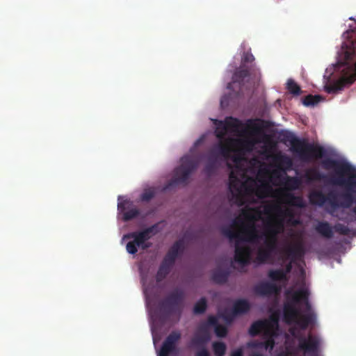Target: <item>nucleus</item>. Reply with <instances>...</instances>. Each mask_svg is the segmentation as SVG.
Returning a JSON list of instances; mask_svg holds the SVG:
<instances>
[{
  "instance_id": "nucleus-57",
  "label": "nucleus",
  "mask_w": 356,
  "mask_h": 356,
  "mask_svg": "<svg viewBox=\"0 0 356 356\" xmlns=\"http://www.w3.org/2000/svg\"><path fill=\"white\" fill-rule=\"evenodd\" d=\"M249 356H263V355L259 353H255L250 355Z\"/></svg>"
},
{
  "instance_id": "nucleus-32",
  "label": "nucleus",
  "mask_w": 356,
  "mask_h": 356,
  "mask_svg": "<svg viewBox=\"0 0 356 356\" xmlns=\"http://www.w3.org/2000/svg\"><path fill=\"white\" fill-rule=\"evenodd\" d=\"M271 254L270 251L261 247L258 249L256 260L259 264H265L271 257Z\"/></svg>"
},
{
  "instance_id": "nucleus-48",
  "label": "nucleus",
  "mask_w": 356,
  "mask_h": 356,
  "mask_svg": "<svg viewBox=\"0 0 356 356\" xmlns=\"http://www.w3.org/2000/svg\"><path fill=\"white\" fill-rule=\"evenodd\" d=\"M268 337H269L264 343H262L261 345L264 346L266 349L272 350L275 346V341L271 337V334Z\"/></svg>"
},
{
  "instance_id": "nucleus-6",
  "label": "nucleus",
  "mask_w": 356,
  "mask_h": 356,
  "mask_svg": "<svg viewBox=\"0 0 356 356\" xmlns=\"http://www.w3.org/2000/svg\"><path fill=\"white\" fill-rule=\"evenodd\" d=\"M254 57L250 52H244L242 56L241 65L237 68L232 76L233 83H238L240 86L244 84L250 78L258 79L260 76L259 70L253 63Z\"/></svg>"
},
{
  "instance_id": "nucleus-24",
  "label": "nucleus",
  "mask_w": 356,
  "mask_h": 356,
  "mask_svg": "<svg viewBox=\"0 0 356 356\" xmlns=\"http://www.w3.org/2000/svg\"><path fill=\"white\" fill-rule=\"evenodd\" d=\"M197 161L191 156H185L181 158V169H185L192 173L197 168Z\"/></svg>"
},
{
  "instance_id": "nucleus-19",
  "label": "nucleus",
  "mask_w": 356,
  "mask_h": 356,
  "mask_svg": "<svg viewBox=\"0 0 356 356\" xmlns=\"http://www.w3.org/2000/svg\"><path fill=\"white\" fill-rule=\"evenodd\" d=\"M232 309L237 316L248 313L250 309V305L247 300L238 299L234 302Z\"/></svg>"
},
{
  "instance_id": "nucleus-35",
  "label": "nucleus",
  "mask_w": 356,
  "mask_h": 356,
  "mask_svg": "<svg viewBox=\"0 0 356 356\" xmlns=\"http://www.w3.org/2000/svg\"><path fill=\"white\" fill-rule=\"evenodd\" d=\"M207 308V302L205 298H201L195 305L193 313L195 314H202Z\"/></svg>"
},
{
  "instance_id": "nucleus-15",
  "label": "nucleus",
  "mask_w": 356,
  "mask_h": 356,
  "mask_svg": "<svg viewBox=\"0 0 356 356\" xmlns=\"http://www.w3.org/2000/svg\"><path fill=\"white\" fill-rule=\"evenodd\" d=\"M282 201L289 206L298 208H304L305 203L301 196L295 195L292 193L285 192L282 193Z\"/></svg>"
},
{
  "instance_id": "nucleus-59",
  "label": "nucleus",
  "mask_w": 356,
  "mask_h": 356,
  "mask_svg": "<svg viewBox=\"0 0 356 356\" xmlns=\"http://www.w3.org/2000/svg\"><path fill=\"white\" fill-rule=\"evenodd\" d=\"M276 356H289L286 353H281L277 355Z\"/></svg>"
},
{
  "instance_id": "nucleus-43",
  "label": "nucleus",
  "mask_w": 356,
  "mask_h": 356,
  "mask_svg": "<svg viewBox=\"0 0 356 356\" xmlns=\"http://www.w3.org/2000/svg\"><path fill=\"white\" fill-rule=\"evenodd\" d=\"M272 190V188L268 184H263L257 190V195L259 197L267 196V193Z\"/></svg>"
},
{
  "instance_id": "nucleus-23",
  "label": "nucleus",
  "mask_w": 356,
  "mask_h": 356,
  "mask_svg": "<svg viewBox=\"0 0 356 356\" xmlns=\"http://www.w3.org/2000/svg\"><path fill=\"white\" fill-rule=\"evenodd\" d=\"M286 191H294L301 185V180L297 177H291L286 175L284 177V181L282 183Z\"/></svg>"
},
{
  "instance_id": "nucleus-22",
  "label": "nucleus",
  "mask_w": 356,
  "mask_h": 356,
  "mask_svg": "<svg viewBox=\"0 0 356 356\" xmlns=\"http://www.w3.org/2000/svg\"><path fill=\"white\" fill-rule=\"evenodd\" d=\"M191 172L185 169H181L179 166L175 170V176L172 179L173 184H183L186 183L189 178Z\"/></svg>"
},
{
  "instance_id": "nucleus-61",
  "label": "nucleus",
  "mask_w": 356,
  "mask_h": 356,
  "mask_svg": "<svg viewBox=\"0 0 356 356\" xmlns=\"http://www.w3.org/2000/svg\"><path fill=\"white\" fill-rule=\"evenodd\" d=\"M350 19H351V20H355V21H356V17H355V18H354V17H350Z\"/></svg>"
},
{
  "instance_id": "nucleus-54",
  "label": "nucleus",
  "mask_w": 356,
  "mask_h": 356,
  "mask_svg": "<svg viewBox=\"0 0 356 356\" xmlns=\"http://www.w3.org/2000/svg\"><path fill=\"white\" fill-rule=\"evenodd\" d=\"M291 270H292V262L290 261L286 264L284 269H283L285 276H287L288 274L291 271Z\"/></svg>"
},
{
  "instance_id": "nucleus-10",
  "label": "nucleus",
  "mask_w": 356,
  "mask_h": 356,
  "mask_svg": "<svg viewBox=\"0 0 356 356\" xmlns=\"http://www.w3.org/2000/svg\"><path fill=\"white\" fill-rule=\"evenodd\" d=\"M272 323L275 324L276 326L278 325V319L277 317L272 316L270 321L267 320L256 321L250 325L248 330L249 334L252 337H256L263 332L266 336H268L270 334V330L273 327Z\"/></svg>"
},
{
  "instance_id": "nucleus-37",
  "label": "nucleus",
  "mask_w": 356,
  "mask_h": 356,
  "mask_svg": "<svg viewBox=\"0 0 356 356\" xmlns=\"http://www.w3.org/2000/svg\"><path fill=\"white\" fill-rule=\"evenodd\" d=\"M213 353L216 356H224L226 353V345L221 341H216L212 344Z\"/></svg>"
},
{
  "instance_id": "nucleus-18",
  "label": "nucleus",
  "mask_w": 356,
  "mask_h": 356,
  "mask_svg": "<svg viewBox=\"0 0 356 356\" xmlns=\"http://www.w3.org/2000/svg\"><path fill=\"white\" fill-rule=\"evenodd\" d=\"M284 230L283 219H280L275 222H268L265 225V232L269 235L277 236L278 234Z\"/></svg>"
},
{
  "instance_id": "nucleus-53",
  "label": "nucleus",
  "mask_w": 356,
  "mask_h": 356,
  "mask_svg": "<svg viewBox=\"0 0 356 356\" xmlns=\"http://www.w3.org/2000/svg\"><path fill=\"white\" fill-rule=\"evenodd\" d=\"M195 356H210V354L205 348H203L195 353Z\"/></svg>"
},
{
  "instance_id": "nucleus-8",
  "label": "nucleus",
  "mask_w": 356,
  "mask_h": 356,
  "mask_svg": "<svg viewBox=\"0 0 356 356\" xmlns=\"http://www.w3.org/2000/svg\"><path fill=\"white\" fill-rule=\"evenodd\" d=\"M184 298V293L181 289L174 290L159 303L161 310L167 315L179 311Z\"/></svg>"
},
{
  "instance_id": "nucleus-31",
  "label": "nucleus",
  "mask_w": 356,
  "mask_h": 356,
  "mask_svg": "<svg viewBox=\"0 0 356 356\" xmlns=\"http://www.w3.org/2000/svg\"><path fill=\"white\" fill-rule=\"evenodd\" d=\"M264 235L265 236V247L264 248H266L273 252L277 247V236L274 235H269V234L266 232L264 233Z\"/></svg>"
},
{
  "instance_id": "nucleus-55",
  "label": "nucleus",
  "mask_w": 356,
  "mask_h": 356,
  "mask_svg": "<svg viewBox=\"0 0 356 356\" xmlns=\"http://www.w3.org/2000/svg\"><path fill=\"white\" fill-rule=\"evenodd\" d=\"M220 104H221V106L224 107L225 106H227L228 104V102H227V96H223L221 99H220Z\"/></svg>"
},
{
  "instance_id": "nucleus-58",
  "label": "nucleus",
  "mask_w": 356,
  "mask_h": 356,
  "mask_svg": "<svg viewBox=\"0 0 356 356\" xmlns=\"http://www.w3.org/2000/svg\"><path fill=\"white\" fill-rule=\"evenodd\" d=\"M272 209H273V207L268 206L266 207L265 210L266 212H270Z\"/></svg>"
},
{
  "instance_id": "nucleus-36",
  "label": "nucleus",
  "mask_w": 356,
  "mask_h": 356,
  "mask_svg": "<svg viewBox=\"0 0 356 356\" xmlns=\"http://www.w3.org/2000/svg\"><path fill=\"white\" fill-rule=\"evenodd\" d=\"M171 270L163 264H160L156 275V280L157 282H162L170 273Z\"/></svg>"
},
{
  "instance_id": "nucleus-28",
  "label": "nucleus",
  "mask_w": 356,
  "mask_h": 356,
  "mask_svg": "<svg viewBox=\"0 0 356 356\" xmlns=\"http://www.w3.org/2000/svg\"><path fill=\"white\" fill-rule=\"evenodd\" d=\"M274 161L280 167H284L285 169H290L293 165L291 159L285 154H277L275 156Z\"/></svg>"
},
{
  "instance_id": "nucleus-45",
  "label": "nucleus",
  "mask_w": 356,
  "mask_h": 356,
  "mask_svg": "<svg viewBox=\"0 0 356 356\" xmlns=\"http://www.w3.org/2000/svg\"><path fill=\"white\" fill-rule=\"evenodd\" d=\"M215 333L218 337H225L227 334V329L225 326L218 324L214 327Z\"/></svg>"
},
{
  "instance_id": "nucleus-46",
  "label": "nucleus",
  "mask_w": 356,
  "mask_h": 356,
  "mask_svg": "<svg viewBox=\"0 0 356 356\" xmlns=\"http://www.w3.org/2000/svg\"><path fill=\"white\" fill-rule=\"evenodd\" d=\"M218 156L219 155L217 154L216 150L212 149L208 154L207 161L208 162H211L214 164H217L218 161Z\"/></svg>"
},
{
  "instance_id": "nucleus-60",
  "label": "nucleus",
  "mask_w": 356,
  "mask_h": 356,
  "mask_svg": "<svg viewBox=\"0 0 356 356\" xmlns=\"http://www.w3.org/2000/svg\"><path fill=\"white\" fill-rule=\"evenodd\" d=\"M231 86H232V83H229L228 84L227 88H231Z\"/></svg>"
},
{
  "instance_id": "nucleus-9",
  "label": "nucleus",
  "mask_w": 356,
  "mask_h": 356,
  "mask_svg": "<svg viewBox=\"0 0 356 356\" xmlns=\"http://www.w3.org/2000/svg\"><path fill=\"white\" fill-rule=\"evenodd\" d=\"M181 334L179 331H172L164 340L158 353V356H169L170 354L177 355V345L181 339Z\"/></svg>"
},
{
  "instance_id": "nucleus-13",
  "label": "nucleus",
  "mask_w": 356,
  "mask_h": 356,
  "mask_svg": "<svg viewBox=\"0 0 356 356\" xmlns=\"http://www.w3.org/2000/svg\"><path fill=\"white\" fill-rule=\"evenodd\" d=\"M220 125L222 126V130L217 131L216 136L218 138H222L224 137L227 130H231L234 132L238 131L242 127L243 124L238 118L227 117L223 122H220Z\"/></svg>"
},
{
  "instance_id": "nucleus-27",
  "label": "nucleus",
  "mask_w": 356,
  "mask_h": 356,
  "mask_svg": "<svg viewBox=\"0 0 356 356\" xmlns=\"http://www.w3.org/2000/svg\"><path fill=\"white\" fill-rule=\"evenodd\" d=\"M268 277L274 282H286L288 277L285 276L283 268L270 270L268 272Z\"/></svg>"
},
{
  "instance_id": "nucleus-51",
  "label": "nucleus",
  "mask_w": 356,
  "mask_h": 356,
  "mask_svg": "<svg viewBox=\"0 0 356 356\" xmlns=\"http://www.w3.org/2000/svg\"><path fill=\"white\" fill-rule=\"evenodd\" d=\"M207 324L215 327L218 324V318L214 316H209L207 319Z\"/></svg>"
},
{
  "instance_id": "nucleus-11",
  "label": "nucleus",
  "mask_w": 356,
  "mask_h": 356,
  "mask_svg": "<svg viewBox=\"0 0 356 356\" xmlns=\"http://www.w3.org/2000/svg\"><path fill=\"white\" fill-rule=\"evenodd\" d=\"M298 348L303 350L305 353H309L317 356L319 340L312 334H309L307 338L300 337L298 338Z\"/></svg>"
},
{
  "instance_id": "nucleus-52",
  "label": "nucleus",
  "mask_w": 356,
  "mask_h": 356,
  "mask_svg": "<svg viewBox=\"0 0 356 356\" xmlns=\"http://www.w3.org/2000/svg\"><path fill=\"white\" fill-rule=\"evenodd\" d=\"M229 356H243V348H238L231 352Z\"/></svg>"
},
{
  "instance_id": "nucleus-50",
  "label": "nucleus",
  "mask_w": 356,
  "mask_h": 356,
  "mask_svg": "<svg viewBox=\"0 0 356 356\" xmlns=\"http://www.w3.org/2000/svg\"><path fill=\"white\" fill-rule=\"evenodd\" d=\"M207 341V339H204L202 337H195L191 340V343L193 346H200L203 345Z\"/></svg>"
},
{
  "instance_id": "nucleus-2",
  "label": "nucleus",
  "mask_w": 356,
  "mask_h": 356,
  "mask_svg": "<svg viewBox=\"0 0 356 356\" xmlns=\"http://www.w3.org/2000/svg\"><path fill=\"white\" fill-rule=\"evenodd\" d=\"M286 302L283 307V317L287 324L296 323L302 330H306L309 325L314 324L316 316L313 312L302 314L296 305L304 303L306 309L310 312L312 306L309 302V292L307 289H300L295 291H287Z\"/></svg>"
},
{
  "instance_id": "nucleus-39",
  "label": "nucleus",
  "mask_w": 356,
  "mask_h": 356,
  "mask_svg": "<svg viewBox=\"0 0 356 356\" xmlns=\"http://www.w3.org/2000/svg\"><path fill=\"white\" fill-rule=\"evenodd\" d=\"M275 209H276L277 211H278V214L282 218H288L289 222H291V220L293 219L294 212L291 209L287 208L284 210H282L278 206L275 207Z\"/></svg>"
},
{
  "instance_id": "nucleus-25",
  "label": "nucleus",
  "mask_w": 356,
  "mask_h": 356,
  "mask_svg": "<svg viewBox=\"0 0 356 356\" xmlns=\"http://www.w3.org/2000/svg\"><path fill=\"white\" fill-rule=\"evenodd\" d=\"M229 275L228 270L217 268L213 271L211 279L216 283L223 284L227 281Z\"/></svg>"
},
{
  "instance_id": "nucleus-21",
  "label": "nucleus",
  "mask_w": 356,
  "mask_h": 356,
  "mask_svg": "<svg viewBox=\"0 0 356 356\" xmlns=\"http://www.w3.org/2000/svg\"><path fill=\"white\" fill-rule=\"evenodd\" d=\"M184 243L182 240H178L175 241L173 245L170 247L166 255L174 259H177L180 254L184 252Z\"/></svg>"
},
{
  "instance_id": "nucleus-1",
  "label": "nucleus",
  "mask_w": 356,
  "mask_h": 356,
  "mask_svg": "<svg viewBox=\"0 0 356 356\" xmlns=\"http://www.w3.org/2000/svg\"><path fill=\"white\" fill-rule=\"evenodd\" d=\"M322 165L325 170L332 169L334 171L330 176L328 181L346 189V192L341 194L343 202L339 204L336 195L332 193L326 196L321 191H312L308 196L310 203L321 207L327 201L333 208H350L355 203L353 212L356 216V168L348 162L331 158L324 159Z\"/></svg>"
},
{
  "instance_id": "nucleus-56",
  "label": "nucleus",
  "mask_w": 356,
  "mask_h": 356,
  "mask_svg": "<svg viewBox=\"0 0 356 356\" xmlns=\"http://www.w3.org/2000/svg\"><path fill=\"white\" fill-rule=\"evenodd\" d=\"M272 175L274 177H279V172L277 170H273L272 172Z\"/></svg>"
},
{
  "instance_id": "nucleus-3",
  "label": "nucleus",
  "mask_w": 356,
  "mask_h": 356,
  "mask_svg": "<svg viewBox=\"0 0 356 356\" xmlns=\"http://www.w3.org/2000/svg\"><path fill=\"white\" fill-rule=\"evenodd\" d=\"M343 35H347L350 38L343 42L340 53V59L343 65H351L354 67V72L352 75L343 77L332 84L325 85L324 90L329 94H334L342 90L346 86H349L356 81V26H350Z\"/></svg>"
},
{
  "instance_id": "nucleus-16",
  "label": "nucleus",
  "mask_w": 356,
  "mask_h": 356,
  "mask_svg": "<svg viewBox=\"0 0 356 356\" xmlns=\"http://www.w3.org/2000/svg\"><path fill=\"white\" fill-rule=\"evenodd\" d=\"M278 291L276 284L269 282L261 283L254 287V292L261 296H270L277 293Z\"/></svg>"
},
{
  "instance_id": "nucleus-34",
  "label": "nucleus",
  "mask_w": 356,
  "mask_h": 356,
  "mask_svg": "<svg viewBox=\"0 0 356 356\" xmlns=\"http://www.w3.org/2000/svg\"><path fill=\"white\" fill-rule=\"evenodd\" d=\"M323 97L319 95H309L303 99V104L306 106H315L321 101L323 100Z\"/></svg>"
},
{
  "instance_id": "nucleus-44",
  "label": "nucleus",
  "mask_w": 356,
  "mask_h": 356,
  "mask_svg": "<svg viewBox=\"0 0 356 356\" xmlns=\"http://www.w3.org/2000/svg\"><path fill=\"white\" fill-rule=\"evenodd\" d=\"M238 143L242 149H243L246 152H250L252 149V148L255 144V142H254L252 140H239Z\"/></svg>"
},
{
  "instance_id": "nucleus-47",
  "label": "nucleus",
  "mask_w": 356,
  "mask_h": 356,
  "mask_svg": "<svg viewBox=\"0 0 356 356\" xmlns=\"http://www.w3.org/2000/svg\"><path fill=\"white\" fill-rule=\"evenodd\" d=\"M175 261H176L175 259H174L171 257H169L168 256H167L165 254V256L164 257V258L162 260L161 264L165 266L166 267H168V268H170L171 270L172 268L173 267V266L175 265Z\"/></svg>"
},
{
  "instance_id": "nucleus-17",
  "label": "nucleus",
  "mask_w": 356,
  "mask_h": 356,
  "mask_svg": "<svg viewBox=\"0 0 356 356\" xmlns=\"http://www.w3.org/2000/svg\"><path fill=\"white\" fill-rule=\"evenodd\" d=\"M234 140L232 138H229L226 140L225 143L220 142L216 147H215L213 149H216L217 154L219 156H222L225 159H227L229 157L230 154L232 151V147Z\"/></svg>"
},
{
  "instance_id": "nucleus-33",
  "label": "nucleus",
  "mask_w": 356,
  "mask_h": 356,
  "mask_svg": "<svg viewBox=\"0 0 356 356\" xmlns=\"http://www.w3.org/2000/svg\"><path fill=\"white\" fill-rule=\"evenodd\" d=\"M308 181H321L325 179L326 177L316 169H311L306 173Z\"/></svg>"
},
{
  "instance_id": "nucleus-41",
  "label": "nucleus",
  "mask_w": 356,
  "mask_h": 356,
  "mask_svg": "<svg viewBox=\"0 0 356 356\" xmlns=\"http://www.w3.org/2000/svg\"><path fill=\"white\" fill-rule=\"evenodd\" d=\"M155 194L156 191L154 188L145 189L140 195V200L143 202H148L155 196Z\"/></svg>"
},
{
  "instance_id": "nucleus-38",
  "label": "nucleus",
  "mask_w": 356,
  "mask_h": 356,
  "mask_svg": "<svg viewBox=\"0 0 356 356\" xmlns=\"http://www.w3.org/2000/svg\"><path fill=\"white\" fill-rule=\"evenodd\" d=\"M286 89L290 93L298 95L301 92L300 86L291 79H289L286 83Z\"/></svg>"
},
{
  "instance_id": "nucleus-30",
  "label": "nucleus",
  "mask_w": 356,
  "mask_h": 356,
  "mask_svg": "<svg viewBox=\"0 0 356 356\" xmlns=\"http://www.w3.org/2000/svg\"><path fill=\"white\" fill-rule=\"evenodd\" d=\"M263 122V120L260 119L248 120L247 126L252 131V134H259L262 131Z\"/></svg>"
},
{
  "instance_id": "nucleus-62",
  "label": "nucleus",
  "mask_w": 356,
  "mask_h": 356,
  "mask_svg": "<svg viewBox=\"0 0 356 356\" xmlns=\"http://www.w3.org/2000/svg\"><path fill=\"white\" fill-rule=\"evenodd\" d=\"M298 222L297 220H295V222H293V225H296V224H298Z\"/></svg>"
},
{
  "instance_id": "nucleus-7",
  "label": "nucleus",
  "mask_w": 356,
  "mask_h": 356,
  "mask_svg": "<svg viewBox=\"0 0 356 356\" xmlns=\"http://www.w3.org/2000/svg\"><path fill=\"white\" fill-rule=\"evenodd\" d=\"M222 233L227 237L231 241L236 240L234 260L242 266H246L250 264L251 259V250L249 247L241 246L239 241H241L242 234L236 232L233 225L222 229Z\"/></svg>"
},
{
  "instance_id": "nucleus-40",
  "label": "nucleus",
  "mask_w": 356,
  "mask_h": 356,
  "mask_svg": "<svg viewBox=\"0 0 356 356\" xmlns=\"http://www.w3.org/2000/svg\"><path fill=\"white\" fill-rule=\"evenodd\" d=\"M220 316L227 323H231L234 321L236 316L235 314H234L233 309L231 310L229 309H225L220 313Z\"/></svg>"
},
{
  "instance_id": "nucleus-29",
  "label": "nucleus",
  "mask_w": 356,
  "mask_h": 356,
  "mask_svg": "<svg viewBox=\"0 0 356 356\" xmlns=\"http://www.w3.org/2000/svg\"><path fill=\"white\" fill-rule=\"evenodd\" d=\"M241 187H242V183L238 179V177H236L234 172H231L229 175V190L232 193H240L241 191Z\"/></svg>"
},
{
  "instance_id": "nucleus-14",
  "label": "nucleus",
  "mask_w": 356,
  "mask_h": 356,
  "mask_svg": "<svg viewBox=\"0 0 356 356\" xmlns=\"http://www.w3.org/2000/svg\"><path fill=\"white\" fill-rule=\"evenodd\" d=\"M263 236H264V233L260 234L255 225L252 224L248 228L244 229L241 240V241L256 243L259 240L262 239Z\"/></svg>"
},
{
  "instance_id": "nucleus-49",
  "label": "nucleus",
  "mask_w": 356,
  "mask_h": 356,
  "mask_svg": "<svg viewBox=\"0 0 356 356\" xmlns=\"http://www.w3.org/2000/svg\"><path fill=\"white\" fill-rule=\"evenodd\" d=\"M216 167H217V164H214L211 162H207V163L204 168V171L207 174H211L214 171V170L216 168Z\"/></svg>"
},
{
  "instance_id": "nucleus-4",
  "label": "nucleus",
  "mask_w": 356,
  "mask_h": 356,
  "mask_svg": "<svg viewBox=\"0 0 356 356\" xmlns=\"http://www.w3.org/2000/svg\"><path fill=\"white\" fill-rule=\"evenodd\" d=\"M291 145V151L304 162H309L325 156V149L323 147L307 142L305 139H300L293 134L286 136Z\"/></svg>"
},
{
  "instance_id": "nucleus-20",
  "label": "nucleus",
  "mask_w": 356,
  "mask_h": 356,
  "mask_svg": "<svg viewBox=\"0 0 356 356\" xmlns=\"http://www.w3.org/2000/svg\"><path fill=\"white\" fill-rule=\"evenodd\" d=\"M316 231L325 238H330L333 236V228L325 221L318 222L315 227Z\"/></svg>"
},
{
  "instance_id": "nucleus-5",
  "label": "nucleus",
  "mask_w": 356,
  "mask_h": 356,
  "mask_svg": "<svg viewBox=\"0 0 356 356\" xmlns=\"http://www.w3.org/2000/svg\"><path fill=\"white\" fill-rule=\"evenodd\" d=\"M157 225H153L141 231L132 232L123 236L122 239H131L133 241L127 243L126 250L131 254H136L138 248L145 250L151 247V243L147 242L156 232Z\"/></svg>"
},
{
  "instance_id": "nucleus-42",
  "label": "nucleus",
  "mask_w": 356,
  "mask_h": 356,
  "mask_svg": "<svg viewBox=\"0 0 356 356\" xmlns=\"http://www.w3.org/2000/svg\"><path fill=\"white\" fill-rule=\"evenodd\" d=\"M333 229L334 231L341 235H348L350 234V229L348 226L341 224V223H337Z\"/></svg>"
},
{
  "instance_id": "nucleus-26",
  "label": "nucleus",
  "mask_w": 356,
  "mask_h": 356,
  "mask_svg": "<svg viewBox=\"0 0 356 356\" xmlns=\"http://www.w3.org/2000/svg\"><path fill=\"white\" fill-rule=\"evenodd\" d=\"M285 253L288 258L293 259L303 255V247L300 244H296L294 245L289 246L285 250Z\"/></svg>"
},
{
  "instance_id": "nucleus-12",
  "label": "nucleus",
  "mask_w": 356,
  "mask_h": 356,
  "mask_svg": "<svg viewBox=\"0 0 356 356\" xmlns=\"http://www.w3.org/2000/svg\"><path fill=\"white\" fill-rule=\"evenodd\" d=\"M132 206L133 202L129 200L118 202V209L122 214L123 221H129L139 216L140 211L136 208H131Z\"/></svg>"
}]
</instances>
